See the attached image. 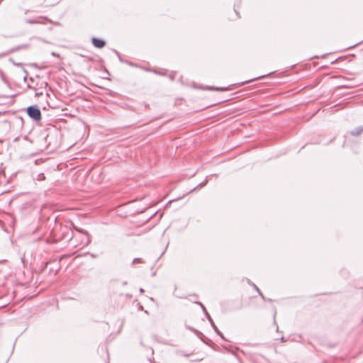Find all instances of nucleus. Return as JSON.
<instances>
[{"mask_svg": "<svg viewBox=\"0 0 363 363\" xmlns=\"http://www.w3.org/2000/svg\"><path fill=\"white\" fill-rule=\"evenodd\" d=\"M27 113L30 118L38 121L41 119V112L35 106H30L27 108Z\"/></svg>", "mask_w": 363, "mask_h": 363, "instance_id": "f257e3e1", "label": "nucleus"}, {"mask_svg": "<svg viewBox=\"0 0 363 363\" xmlns=\"http://www.w3.org/2000/svg\"><path fill=\"white\" fill-rule=\"evenodd\" d=\"M196 303H198L199 306H201V307L203 308V311L205 312L206 313V315L208 320V321L210 322L211 326L213 327V328L214 329V330L217 333V334H218L223 339H224V337L223 335V334L218 330V328L216 327V325H215L213 319L211 318V315L208 314V313L206 311V308L204 307V306L201 303V302H196Z\"/></svg>", "mask_w": 363, "mask_h": 363, "instance_id": "f03ea898", "label": "nucleus"}, {"mask_svg": "<svg viewBox=\"0 0 363 363\" xmlns=\"http://www.w3.org/2000/svg\"><path fill=\"white\" fill-rule=\"evenodd\" d=\"M91 41L94 46L97 48H102L106 45V41L103 39L93 38Z\"/></svg>", "mask_w": 363, "mask_h": 363, "instance_id": "7ed1b4c3", "label": "nucleus"}, {"mask_svg": "<svg viewBox=\"0 0 363 363\" xmlns=\"http://www.w3.org/2000/svg\"><path fill=\"white\" fill-rule=\"evenodd\" d=\"M76 230L77 231L83 233L84 235V240H82L83 245H84V246L88 245L90 243V242H91L89 233L86 231H84L82 230H79V229H77V228H76Z\"/></svg>", "mask_w": 363, "mask_h": 363, "instance_id": "20e7f679", "label": "nucleus"}, {"mask_svg": "<svg viewBox=\"0 0 363 363\" xmlns=\"http://www.w3.org/2000/svg\"><path fill=\"white\" fill-rule=\"evenodd\" d=\"M363 132V125L357 127L354 130H351L350 134L352 136H358Z\"/></svg>", "mask_w": 363, "mask_h": 363, "instance_id": "39448f33", "label": "nucleus"}, {"mask_svg": "<svg viewBox=\"0 0 363 363\" xmlns=\"http://www.w3.org/2000/svg\"><path fill=\"white\" fill-rule=\"evenodd\" d=\"M26 23L28 24H40L43 23L39 19H26Z\"/></svg>", "mask_w": 363, "mask_h": 363, "instance_id": "423d86ee", "label": "nucleus"}, {"mask_svg": "<svg viewBox=\"0 0 363 363\" xmlns=\"http://www.w3.org/2000/svg\"><path fill=\"white\" fill-rule=\"evenodd\" d=\"M143 263V261L141 258H135L133 261V264H135V263Z\"/></svg>", "mask_w": 363, "mask_h": 363, "instance_id": "0eeeda50", "label": "nucleus"}, {"mask_svg": "<svg viewBox=\"0 0 363 363\" xmlns=\"http://www.w3.org/2000/svg\"><path fill=\"white\" fill-rule=\"evenodd\" d=\"M27 47H28L27 45H23L21 46V47H18L17 48L13 49L10 52H14V51L18 50L21 48H27Z\"/></svg>", "mask_w": 363, "mask_h": 363, "instance_id": "6e6552de", "label": "nucleus"}, {"mask_svg": "<svg viewBox=\"0 0 363 363\" xmlns=\"http://www.w3.org/2000/svg\"><path fill=\"white\" fill-rule=\"evenodd\" d=\"M0 78L3 81H5V74H4V72L1 69H0Z\"/></svg>", "mask_w": 363, "mask_h": 363, "instance_id": "1a4fd4ad", "label": "nucleus"}, {"mask_svg": "<svg viewBox=\"0 0 363 363\" xmlns=\"http://www.w3.org/2000/svg\"><path fill=\"white\" fill-rule=\"evenodd\" d=\"M252 286L258 294L260 293L261 291L255 284H253Z\"/></svg>", "mask_w": 363, "mask_h": 363, "instance_id": "9d476101", "label": "nucleus"}, {"mask_svg": "<svg viewBox=\"0 0 363 363\" xmlns=\"http://www.w3.org/2000/svg\"><path fill=\"white\" fill-rule=\"evenodd\" d=\"M259 295L263 298L264 299V296L263 295V294L260 291V293H259Z\"/></svg>", "mask_w": 363, "mask_h": 363, "instance_id": "9b49d317", "label": "nucleus"}, {"mask_svg": "<svg viewBox=\"0 0 363 363\" xmlns=\"http://www.w3.org/2000/svg\"><path fill=\"white\" fill-rule=\"evenodd\" d=\"M216 90H223V89L216 88Z\"/></svg>", "mask_w": 363, "mask_h": 363, "instance_id": "f8f14e48", "label": "nucleus"}, {"mask_svg": "<svg viewBox=\"0 0 363 363\" xmlns=\"http://www.w3.org/2000/svg\"><path fill=\"white\" fill-rule=\"evenodd\" d=\"M140 291L142 293V292H143V291H144V290H143V289H140Z\"/></svg>", "mask_w": 363, "mask_h": 363, "instance_id": "ddd939ff", "label": "nucleus"}]
</instances>
